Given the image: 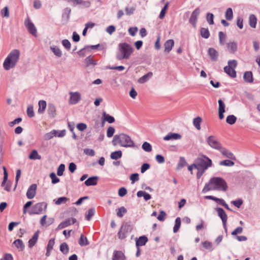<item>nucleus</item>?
<instances>
[{
	"label": "nucleus",
	"mask_w": 260,
	"mask_h": 260,
	"mask_svg": "<svg viewBox=\"0 0 260 260\" xmlns=\"http://www.w3.org/2000/svg\"><path fill=\"white\" fill-rule=\"evenodd\" d=\"M219 43L220 45H223L224 44L226 39V35L222 31L219 32Z\"/></svg>",
	"instance_id": "obj_50"
},
{
	"label": "nucleus",
	"mask_w": 260,
	"mask_h": 260,
	"mask_svg": "<svg viewBox=\"0 0 260 260\" xmlns=\"http://www.w3.org/2000/svg\"><path fill=\"white\" fill-rule=\"evenodd\" d=\"M70 95V99L69 100V104L70 105H76L79 102L81 99V94L79 92H69Z\"/></svg>",
	"instance_id": "obj_9"
},
{
	"label": "nucleus",
	"mask_w": 260,
	"mask_h": 260,
	"mask_svg": "<svg viewBox=\"0 0 260 260\" xmlns=\"http://www.w3.org/2000/svg\"><path fill=\"white\" fill-rule=\"evenodd\" d=\"M27 116L30 118H32L35 116V113L34 112L32 106H29L27 107Z\"/></svg>",
	"instance_id": "obj_61"
},
{
	"label": "nucleus",
	"mask_w": 260,
	"mask_h": 260,
	"mask_svg": "<svg viewBox=\"0 0 260 260\" xmlns=\"http://www.w3.org/2000/svg\"><path fill=\"white\" fill-rule=\"evenodd\" d=\"M224 71L231 77L235 78L236 77V72L234 68H231L228 66L224 68Z\"/></svg>",
	"instance_id": "obj_27"
},
{
	"label": "nucleus",
	"mask_w": 260,
	"mask_h": 260,
	"mask_svg": "<svg viewBox=\"0 0 260 260\" xmlns=\"http://www.w3.org/2000/svg\"><path fill=\"white\" fill-rule=\"evenodd\" d=\"M13 244L19 251H23L25 248V245L23 241L19 239L15 240L13 242Z\"/></svg>",
	"instance_id": "obj_28"
},
{
	"label": "nucleus",
	"mask_w": 260,
	"mask_h": 260,
	"mask_svg": "<svg viewBox=\"0 0 260 260\" xmlns=\"http://www.w3.org/2000/svg\"><path fill=\"white\" fill-rule=\"evenodd\" d=\"M127 210L126 208L124 207H121L118 209V211L117 212V216L119 217H122L124 214H125Z\"/></svg>",
	"instance_id": "obj_53"
},
{
	"label": "nucleus",
	"mask_w": 260,
	"mask_h": 260,
	"mask_svg": "<svg viewBox=\"0 0 260 260\" xmlns=\"http://www.w3.org/2000/svg\"><path fill=\"white\" fill-rule=\"evenodd\" d=\"M200 13L199 8H197L191 13L189 21L193 27H196L198 16Z\"/></svg>",
	"instance_id": "obj_12"
},
{
	"label": "nucleus",
	"mask_w": 260,
	"mask_h": 260,
	"mask_svg": "<svg viewBox=\"0 0 260 260\" xmlns=\"http://www.w3.org/2000/svg\"><path fill=\"white\" fill-rule=\"evenodd\" d=\"M68 1L73 2L74 5H82L87 8L90 6V3L89 1L83 0H68Z\"/></svg>",
	"instance_id": "obj_31"
},
{
	"label": "nucleus",
	"mask_w": 260,
	"mask_h": 260,
	"mask_svg": "<svg viewBox=\"0 0 260 260\" xmlns=\"http://www.w3.org/2000/svg\"><path fill=\"white\" fill-rule=\"evenodd\" d=\"M208 54L212 61H216L217 60L219 54L214 48H209L208 49Z\"/></svg>",
	"instance_id": "obj_15"
},
{
	"label": "nucleus",
	"mask_w": 260,
	"mask_h": 260,
	"mask_svg": "<svg viewBox=\"0 0 260 260\" xmlns=\"http://www.w3.org/2000/svg\"><path fill=\"white\" fill-rule=\"evenodd\" d=\"M24 24L28 32L35 37L37 36V30L34 23L29 18H27L24 21Z\"/></svg>",
	"instance_id": "obj_10"
},
{
	"label": "nucleus",
	"mask_w": 260,
	"mask_h": 260,
	"mask_svg": "<svg viewBox=\"0 0 260 260\" xmlns=\"http://www.w3.org/2000/svg\"><path fill=\"white\" fill-rule=\"evenodd\" d=\"M3 169L4 170V178H3V181L2 183V186H5L7 183L6 182L7 181V180H8V173L7 172L6 168L5 166L3 167Z\"/></svg>",
	"instance_id": "obj_48"
},
{
	"label": "nucleus",
	"mask_w": 260,
	"mask_h": 260,
	"mask_svg": "<svg viewBox=\"0 0 260 260\" xmlns=\"http://www.w3.org/2000/svg\"><path fill=\"white\" fill-rule=\"evenodd\" d=\"M65 170V165L64 164H60L57 168V174L59 176L63 175Z\"/></svg>",
	"instance_id": "obj_56"
},
{
	"label": "nucleus",
	"mask_w": 260,
	"mask_h": 260,
	"mask_svg": "<svg viewBox=\"0 0 260 260\" xmlns=\"http://www.w3.org/2000/svg\"><path fill=\"white\" fill-rule=\"evenodd\" d=\"M215 190V188L214 187V184L213 182H211V179H210L208 183H206L202 190V192L205 193L210 190Z\"/></svg>",
	"instance_id": "obj_30"
},
{
	"label": "nucleus",
	"mask_w": 260,
	"mask_h": 260,
	"mask_svg": "<svg viewBox=\"0 0 260 260\" xmlns=\"http://www.w3.org/2000/svg\"><path fill=\"white\" fill-rule=\"evenodd\" d=\"M98 179L97 176L90 177L84 182V184L87 186H94L97 184Z\"/></svg>",
	"instance_id": "obj_20"
},
{
	"label": "nucleus",
	"mask_w": 260,
	"mask_h": 260,
	"mask_svg": "<svg viewBox=\"0 0 260 260\" xmlns=\"http://www.w3.org/2000/svg\"><path fill=\"white\" fill-rule=\"evenodd\" d=\"M69 201V199L67 197H62L58 198L56 200H54L55 204L60 205L61 204L66 203L67 202Z\"/></svg>",
	"instance_id": "obj_47"
},
{
	"label": "nucleus",
	"mask_w": 260,
	"mask_h": 260,
	"mask_svg": "<svg viewBox=\"0 0 260 260\" xmlns=\"http://www.w3.org/2000/svg\"><path fill=\"white\" fill-rule=\"evenodd\" d=\"M174 44V40L172 39L169 40L167 41L165 44V51L166 52L169 53L172 50V47H173Z\"/></svg>",
	"instance_id": "obj_26"
},
{
	"label": "nucleus",
	"mask_w": 260,
	"mask_h": 260,
	"mask_svg": "<svg viewBox=\"0 0 260 260\" xmlns=\"http://www.w3.org/2000/svg\"><path fill=\"white\" fill-rule=\"evenodd\" d=\"M243 200L241 199H237L235 201H233L231 203L238 208H240L241 205L243 204Z\"/></svg>",
	"instance_id": "obj_58"
},
{
	"label": "nucleus",
	"mask_w": 260,
	"mask_h": 260,
	"mask_svg": "<svg viewBox=\"0 0 260 260\" xmlns=\"http://www.w3.org/2000/svg\"><path fill=\"white\" fill-rule=\"evenodd\" d=\"M77 222L76 218L71 217L66 219L61 222L57 226V230H60L65 228L71 224H74Z\"/></svg>",
	"instance_id": "obj_11"
},
{
	"label": "nucleus",
	"mask_w": 260,
	"mask_h": 260,
	"mask_svg": "<svg viewBox=\"0 0 260 260\" xmlns=\"http://www.w3.org/2000/svg\"><path fill=\"white\" fill-rule=\"evenodd\" d=\"M208 144L212 148L220 150L222 148L221 144L214 136H210L207 139Z\"/></svg>",
	"instance_id": "obj_8"
},
{
	"label": "nucleus",
	"mask_w": 260,
	"mask_h": 260,
	"mask_svg": "<svg viewBox=\"0 0 260 260\" xmlns=\"http://www.w3.org/2000/svg\"><path fill=\"white\" fill-rule=\"evenodd\" d=\"M219 151L222 153V154L224 156L232 160H235L236 159V158L235 156L234 155V154L231 151L225 149V148L222 147Z\"/></svg>",
	"instance_id": "obj_18"
},
{
	"label": "nucleus",
	"mask_w": 260,
	"mask_h": 260,
	"mask_svg": "<svg viewBox=\"0 0 260 260\" xmlns=\"http://www.w3.org/2000/svg\"><path fill=\"white\" fill-rule=\"evenodd\" d=\"M211 182L213 183L215 190L226 191L228 189V187L226 181L221 177L211 178Z\"/></svg>",
	"instance_id": "obj_5"
},
{
	"label": "nucleus",
	"mask_w": 260,
	"mask_h": 260,
	"mask_svg": "<svg viewBox=\"0 0 260 260\" xmlns=\"http://www.w3.org/2000/svg\"><path fill=\"white\" fill-rule=\"evenodd\" d=\"M243 79L245 82L252 83L253 82V78L252 72H245L243 75Z\"/></svg>",
	"instance_id": "obj_23"
},
{
	"label": "nucleus",
	"mask_w": 260,
	"mask_h": 260,
	"mask_svg": "<svg viewBox=\"0 0 260 260\" xmlns=\"http://www.w3.org/2000/svg\"><path fill=\"white\" fill-rule=\"evenodd\" d=\"M39 108L38 109V113L40 114L43 113L46 108V102L44 100H41L39 102Z\"/></svg>",
	"instance_id": "obj_37"
},
{
	"label": "nucleus",
	"mask_w": 260,
	"mask_h": 260,
	"mask_svg": "<svg viewBox=\"0 0 260 260\" xmlns=\"http://www.w3.org/2000/svg\"><path fill=\"white\" fill-rule=\"evenodd\" d=\"M51 50L53 53L57 57H60L62 55V52L60 49L57 46L51 47Z\"/></svg>",
	"instance_id": "obj_45"
},
{
	"label": "nucleus",
	"mask_w": 260,
	"mask_h": 260,
	"mask_svg": "<svg viewBox=\"0 0 260 260\" xmlns=\"http://www.w3.org/2000/svg\"><path fill=\"white\" fill-rule=\"evenodd\" d=\"M203 246L206 249H208L210 251H212V244L209 241H205L202 243Z\"/></svg>",
	"instance_id": "obj_60"
},
{
	"label": "nucleus",
	"mask_w": 260,
	"mask_h": 260,
	"mask_svg": "<svg viewBox=\"0 0 260 260\" xmlns=\"http://www.w3.org/2000/svg\"><path fill=\"white\" fill-rule=\"evenodd\" d=\"M71 9L70 8L67 7L63 10L62 14V21L67 23L70 17V14Z\"/></svg>",
	"instance_id": "obj_16"
},
{
	"label": "nucleus",
	"mask_w": 260,
	"mask_h": 260,
	"mask_svg": "<svg viewBox=\"0 0 260 260\" xmlns=\"http://www.w3.org/2000/svg\"><path fill=\"white\" fill-rule=\"evenodd\" d=\"M60 250L64 254H67L69 251L68 245L66 243H62L60 245Z\"/></svg>",
	"instance_id": "obj_38"
},
{
	"label": "nucleus",
	"mask_w": 260,
	"mask_h": 260,
	"mask_svg": "<svg viewBox=\"0 0 260 260\" xmlns=\"http://www.w3.org/2000/svg\"><path fill=\"white\" fill-rule=\"evenodd\" d=\"M41 156L38 154L36 150H33L29 155V158L32 160L41 159Z\"/></svg>",
	"instance_id": "obj_35"
},
{
	"label": "nucleus",
	"mask_w": 260,
	"mask_h": 260,
	"mask_svg": "<svg viewBox=\"0 0 260 260\" xmlns=\"http://www.w3.org/2000/svg\"><path fill=\"white\" fill-rule=\"evenodd\" d=\"M132 229L133 227L131 224L127 223L122 224L117 234L118 238L121 240L125 239L128 234L131 232Z\"/></svg>",
	"instance_id": "obj_7"
},
{
	"label": "nucleus",
	"mask_w": 260,
	"mask_h": 260,
	"mask_svg": "<svg viewBox=\"0 0 260 260\" xmlns=\"http://www.w3.org/2000/svg\"><path fill=\"white\" fill-rule=\"evenodd\" d=\"M216 211L218 213V215L220 217L222 220L223 225L225 230H226V221H227V215L225 213L224 210L220 207L216 208Z\"/></svg>",
	"instance_id": "obj_13"
},
{
	"label": "nucleus",
	"mask_w": 260,
	"mask_h": 260,
	"mask_svg": "<svg viewBox=\"0 0 260 260\" xmlns=\"http://www.w3.org/2000/svg\"><path fill=\"white\" fill-rule=\"evenodd\" d=\"M112 143L114 146L119 144L121 146L124 147H134L135 146L134 142L131 137L123 133L115 135Z\"/></svg>",
	"instance_id": "obj_3"
},
{
	"label": "nucleus",
	"mask_w": 260,
	"mask_h": 260,
	"mask_svg": "<svg viewBox=\"0 0 260 260\" xmlns=\"http://www.w3.org/2000/svg\"><path fill=\"white\" fill-rule=\"evenodd\" d=\"M37 188L36 184H32L29 187L26 192V197L28 199H32L35 197Z\"/></svg>",
	"instance_id": "obj_14"
},
{
	"label": "nucleus",
	"mask_w": 260,
	"mask_h": 260,
	"mask_svg": "<svg viewBox=\"0 0 260 260\" xmlns=\"http://www.w3.org/2000/svg\"><path fill=\"white\" fill-rule=\"evenodd\" d=\"M134 51V48L127 43H120L118 45L116 58L118 60L128 59Z\"/></svg>",
	"instance_id": "obj_1"
},
{
	"label": "nucleus",
	"mask_w": 260,
	"mask_h": 260,
	"mask_svg": "<svg viewBox=\"0 0 260 260\" xmlns=\"http://www.w3.org/2000/svg\"><path fill=\"white\" fill-rule=\"evenodd\" d=\"M47 111L50 117H54L56 115L55 106L53 104H49L48 106Z\"/></svg>",
	"instance_id": "obj_25"
},
{
	"label": "nucleus",
	"mask_w": 260,
	"mask_h": 260,
	"mask_svg": "<svg viewBox=\"0 0 260 260\" xmlns=\"http://www.w3.org/2000/svg\"><path fill=\"white\" fill-rule=\"evenodd\" d=\"M225 17L227 20H232L233 18V12L232 9L229 8L226 9L225 13Z\"/></svg>",
	"instance_id": "obj_40"
},
{
	"label": "nucleus",
	"mask_w": 260,
	"mask_h": 260,
	"mask_svg": "<svg viewBox=\"0 0 260 260\" xmlns=\"http://www.w3.org/2000/svg\"><path fill=\"white\" fill-rule=\"evenodd\" d=\"M85 62L87 67L89 66H95L97 64V62L93 60L91 56L87 57L85 59Z\"/></svg>",
	"instance_id": "obj_42"
},
{
	"label": "nucleus",
	"mask_w": 260,
	"mask_h": 260,
	"mask_svg": "<svg viewBox=\"0 0 260 260\" xmlns=\"http://www.w3.org/2000/svg\"><path fill=\"white\" fill-rule=\"evenodd\" d=\"M180 226H181V218H180V217H178L175 219V225L173 228L174 233H177L179 231V230L180 228Z\"/></svg>",
	"instance_id": "obj_41"
},
{
	"label": "nucleus",
	"mask_w": 260,
	"mask_h": 260,
	"mask_svg": "<svg viewBox=\"0 0 260 260\" xmlns=\"http://www.w3.org/2000/svg\"><path fill=\"white\" fill-rule=\"evenodd\" d=\"M181 138V135L177 133H170L164 137V140L169 141L170 140H178Z\"/></svg>",
	"instance_id": "obj_22"
},
{
	"label": "nucleus",
	"mask_w": 260,
	"mask_h": 260,
	"mask_svg": "<svg viewBox=\"0 0 260 260\" xmlns=\"http://www.w3.org/2000/svg\"><path fill=\"white\" fill-rule=\"evenodd\" d=\"M94 214L95 209L94 208H90L88 210L87 213L85 215V219L89 221Z\"/></svg>",
	"instance_id": "obj_49"
},
{
	"label": "nucleus",
	"mask_w": 260,
	"mask_h": 260,
	"mask_svg": "<svg viewBox=\"0 0 260 260\" xmlns=\"http://www.w3.org/2000/svg\"><path fill=\"white\" fill-rule=\"evenodd\" d=\"M148 240V239L146 236H140L138 239H137L136 241V246L137 248L145 245Z\"/></svg>",
	"instance_id": "obj_19"
},
{
	"label": "nucleus",
	"mask_w": 260,
	"mask_h": 260,
	"mask_svg": "<svg viewBox=\"0 0 260 260\" xmlns=\"http://www.w3.org/2000/svg\"><path fill=\"white\" fill-rule=\"evenodd\" d=\"M227 48L231 53H234L237 50V44L236 42H230L227 44Z\"/></svg>",
	"instance_id": "obj_29"
},
{
	"label": "nucleus",
	"mask_w": 260,
	"mask_h": 260,
	"mask_svg": "<svg viewBox=\"0 0 260 260\" xmlns=\"http://www.w3.org/2000/svg\"><path fill=\"white\" fill-rule=\"evenodd\" d=\"M79 244L80 246H83L88 245L89 243L87 238L83 235H81L79 240Z\"/></svg>",
	"instance_id": "obj_39"
},
{
	"label": "nucleus",
	"mask_w": 260,
	"mask_h": 260,
	"mask_svg": "<svg viewBox=\"0 0 260 260\" xmlns=\"http://www.w3.org/2000/svg\"><path fill=\"white\" fill-rule=\"evenodd\" d=\"M52 132H53L54 134H55V136H57L58 137H63L66 135V130H61V131H56V130H53Z\"/></svg>",
	"instance_id": "obj_57"
},
{
	"label": "nucleus",
	"mask_w": 260,
	"mask_h": 260,
	"mask_svg": "<svg viewBox=\"0 0 260 260\" xmlns=\"http://www.w3.org/2000/svg\"><path fill=\"white\" fill-rule=\"evenodd\" d=\"M202 121V119L201 117L198 116L196 118H194L193 120V124L194 126L198 129L200 130L201 127V123Z\"/></svg>",
	"instance_id": "obj_36"
},
{
	"label": "nucleus",
	"mask_w": 260,
	"mask_h": 260,
	"mask_svg": "<svg viewBox=\"0 0 260 260\" xmlns=\"http://www.w3.org/2000/svg\"><path fill=\"white\" fill-rule=\"evenodd\" d=\"M152 73L149 72L147 74L144 75L142 77H141L139 80V82L140 83H144L147 81L148 78L152 77Z\"/></svg>",
	"instance_id": "obj_44"
},
{
	"label": "nucleus",
	"mask_w": 260,
	"mask_h": 260,
	"mask_svg": "<svg viewBox=\"0 0 260 260\" xmlns=\"http://www.w3.org/2000/svg\"><path fill=\"white\" fill-rule=\"evenodd\" d=\"M257 23L256 16L253 14L250 15L249 17V24L252 28H255Z\"/></svg>",
	"instance_id": "obj_32"
},
{
	"label": "nucleus",
	"mask_w": 260,
	"mask_h": 260,
	"mask_svg": "<svg viewBox=\"0 0 260 260\" xmlns=\"http://www.w3.org/2000/svg\"><path fill=\"white\" fill-rule=\"evenodd\" d=\"M2 15L3 17H9V12L7 7L4 8L1 11Z\"/></svg>",
	"instance_id": "obj_64"
},
{
	"label": "nucleus",
	"mask_w": 260,
	"mask_h": 260,
	"mask_svg": "<svg viewBox=\"0 0 260 260\" xmlns=\"http://www.w3.org/2000/svg\"><path fill=\"white\" fill-rule=\"evenodd\" d=\"M20 55V52L18 49H13L8 54L3 63L4 69L8 71L14 68L17 64Z\"/></svg>",
	"instance_id": "obj_2"
},
{
	"label": "nucleus",
	"mask_w": 260,
	"mask_h": 260,
	"mask_svg": "<svg viewBox=\"0 0 260 260\" xmlns=\"http://www.w3.org/2000/svg\"><path fill=\"white\" fill-rule=\"evenodd\" d=\"M196 160L199 170L203 169V170H206L208 168L212 166V160L204 154L200 155L196 158Z\"/></svg>",
	"instance_id": "obj_4"
},
{
	"label": "nucleus",
	"mask_w": 260,
	"mask_h": 260,
	"mask_svg": "<svg viewBox=\"0 0 260 260\" xmlns=\"http://www.w3.org/2000/svg\"><path fill=\"white\" fill-rule=\"evenodd\" d=\"M115 133V128L112 126H109L107 131V136L108 138L112 137Z\"/></svg>",
	"instance_id": "obj_63"
},
{
	"label": "nucleus",
	"mask_w": 260,
	"mask_h": 260,
	"mask_svg": "<svg viewBox=\"0 0 260 260\" xmlns=\"http://www.w3.org/2000/svg\"><path fill=\"white\" fill-rule=\"evenodd\" d=\"M47 204L45 202L38 203L34 205L31 210L28 211L29 215L40 214L47 208Z\"/></svg>",
	"instance_id": "obj_6"
},
{
	"label": "nucleus",
	"mask_w": 260,
	"mask_h": 260,
	"mask_svg": "<svg viewBox=\"0 0 260 260\" xmlns=\"http://www.w3.org/2000/svg\"><path fill=\"white\" fill-rule=\"evenodd\" d=\"M142 149L148 152H150L152 150V146L150 144L147 142H145L143 143L142 146Z\"/></svg>",
	"instance_id": "obj_52"
},
{
	"label": "nucleus",
	"mask_w": 260,
	"mask_h": 260,
	"mask_svg": "<svg viewBox=\"0 0 260 260\" xmlns=\"http://www.w3.org/2000/svg\"><path fill=\"white\" fill-rule=\"evenodd\" d=\"M206 19L210 25L214 24V15L211 13H208L206 15Z\"/></svg>",
	"instance_id": "obj_55"
},
{
	"label": "nucleus",
	"mask_w": 260,
	"mask_h": 260,
	"mask_svg": "<svg viewBox=\"0 0 260 260\" xmlns=\"http://www.w3.org/2000/svg\"><path fill=\"white\" fill-rule=\"evenodd\" d=\"M219 165L220 166L231 167L235 165V162L231 160L226 159V160H222V161H220Z\"/></svg>",
	"instance_id": "obj_51"
},
{
	"label": "nucleus",
	"mask_w": 260,
	"mask_h": 260,
	"mask_svg": "<svg viewBox=\"0 0 260 260\" xmlns=\"http://www.w3.org/2000/svg\"><path fill=\"white\" fill-rule=\"evenodd\" d=\"M103 117L104 118L103 121H102L103 125L104 124L105 121H107L109 123H112L115 121L114 117L107 114L105 112H103Z\"/></svg>",
	"instance_id": "obj_24"
},
{
	"label": "nucleus",
	"mask_w": 260,
	"mask_h": 260,
	"mask_svg": "<svg viewBox=\"0 0 260 260\" xmlns=\"http://www.w3.org/2000/svg\"><path fill=\"white\" fill-rule=\"evenodd\" d=\"M122 156V152L120 150L112 152L110 155V157L112 159H117L121 158Z\"/></svg>",
	"instance_id": "obj_43"
},
{
	"label": "nucleus",
	"mask_w": 260,
	"mask_h": 260,
	"mask_svg": "<svg viewBox=\"0 0 260 260\" xmlns=\"http://www.w3.org/2000/svg\"><path fill=\"white\" fill-rule=\"evenodd\" d=\"M39 233L40 231L39 230L36 231L34 233L32 238L29 240L28 245L29 248H32L33 246L35 245L38 240Z\"/></svg>",
	"instance_id": "obj_17"
},
{
	"label": "nucleus",
	"mask_w": 260,
	"mask_h": 260,
	"mask_svg": "<svg viewBox=\"0 0 260 260\" xmlns=\"http://www.w3.org/2000/svg\"><path fill=\"white\" fill-rule=\"evenodd\" d=\"M187 164L186 160L183 157H180L179 158V161L178 164V167L182 168Z\"/></svg>",
	"instance_id": "obj_62"
},
{
	"label": "nucleus",
	"mask_w": 260,
	"mask_h": 260,
	"mask_svg": "<svg viewBox=\"0 0 260 260\" xmlns=\"http://www.w3.org/2000/svg\"><path fill=\"white\" fill-rule=\"evenodd\" d=\"M237 120V118L234 115H230L227 116L226 118V122L231 124L232 125L234 124Z\"/></svg>",
	"instance_id": "obj_46"
},
{
	"label": "nucleus",
	"mask_w": 260,
	"mask_h": 260,
	"mask_svg": "<svg viewBox=\"0 0 260 260\" xmlns=\"http://www.w3.org/2000/svg\"><path fill=\"white\" fill-rule=\"evenodd\" d=\"M200 34L202 38L208 39L210 37V32L207 28L202 27L200 29Z\"/></svg>",
	"instance_id": "obj_34"
},
{
	"label": "nucleus",
	"mask_w": 260,
	"mask_h": 260,
	"mask_svg": "<svg viewBox=\"0 0 260 260\" xmlns=\"http://www.w3.org/2000/svg\"><path fill=\"white\" fill-rule=\"evenodd\" d=\"M49 176L51 179V182L52 184H56L59 182L60 179L56 176V174L54 172H52L50 174Z\"/></svg>",
	"instance_id": "obj_54"
},
{
	"label": "nucleus",
	"mask_w": 260,
	"mask_h": 260,
	"mask_svg": "<svg viewBox=\"0 0 260 260\" xmlns=\"http://www.w3.org/2000/svg\"><path fill=\"white\" fill-rule=\"evenodd\" d=\"M125 256L121 251L115 250L113 252L112 260H125Z\"/></svg>",
	"instance_id": "obj_21"
},
{
	"label": "nucleus",
	"mask_w": 260,
	"mask_h": 260,
	"mask_svg": "<svg viewBox=\"0 0 260 260\" xmlns=\"http://www.w3.org/2000/svg\"><path fill=\"white\" fill-rule=\"evenodd\" d=\"M62 45L64 46V47L67 50H70L71 49V43L70 41L67 39H64L61 42Z\"/></svg>",
	"instance_id": "obj_59"
},
{
	"label": "nucleus",
	"mask_w": 260,
	"mask_h": 260,
	"mask_svg": "<svg viewBox=\"0 0 260 260\" xmlns=\"http://www.w3.org/2000/svg\"><path fill=\"white\" fill-rule=\"evenodd\" d=\"M137 195L139 198L143 197L145 201H148L151 198V195L144 191L140 190L138 191Z\"/></svg>",
	"instance_id": "obj_33"
}]
</instances>
